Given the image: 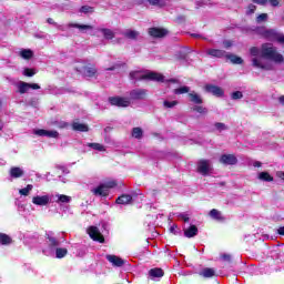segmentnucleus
<instances>
[{
    "label": "nucleus",
    "instance_id": "nucleus-19",
    "mask_svg": "<svg viewBox=\"0 0 284 284\" xmlns=\"http://www.w3.org/2000/svg\"><path fill=\"white\" fill-rule=\"evenodd\" d=\"M83 75L84 77H89L90 79H92V77H97V65L94 64H89L83 67Z\"/></svg>",
    "mask_w": 284,
    "mask_h": 284
},
{
    "label": "nucleus",
    "instance_id": "nucleus-61",
    "mask_svg": "<svg viewBox=\"0 0 284 284\" xmlns=\"http://www.w3.org/2000/svg\"><path fill=\"white\" fill-rule=\"evenodd\" d=\"M224 48H232V43L230 41L224 42Z\"/></svg>",
    "mask_w": 284,
    "mask_h": 284
},
{
    "label": "nucleus",
    "instance_id": "nucleus-44",
    "mask_svg": "<svg viewBox=\"0 0 284 284\" xmlns=\"http://www.w3.org/2000/svg\"><path fill=\"white\" fill-rule=\"evenodd\" d=\"M34 74H37V71L34 69L26 68L23 70V75L24 77H34Z\"/></svg>",
    "mask_w": 284,
    "mask_h": 284
},
{
    "label": "nucleus",
    "instance_id": "nucleus-32",
    "mask_svg": "<svg viewBox=\"0 0 284 284\" xmlns=\"http://www.w3.org/2000/svg\"><path fill=\"white\" fill-rule=\"evenodd\" d=\"M139 31H134V30H128L124 33L125 39H131L132 41H136V39H139Z\"/></svg>",
    "mask_w": 284,
    "mask_h": 284
},
{
    "label": "nucleus",
    "instance_id": "nucleus-38",
    "mask_svg": "<svg viewBox=\"0 0 284 284\" xmlns=\"http://www.w3.org/2000/svg\"><path fill=\"white\" fill-rule=\"evenodd\" d=\"M32 184H28L24 189L19 191V194H21V196H28L30 192H32Z\"/></svg>",
    "mask_w": 284,
    "mask_h": 284
},
{
    "label": "nucleus",
    "instance_id": "nucleus-60",
    "mask_svg": "<svg viewBox=\"0 0 284 284\" xmlns=\"http://www.w3.org/2000/svg\"><path fill=\"white\" fill-rule=\"evenodd\" d=\"M47 23H49L50 26H54L57 22H54V19L48 18Z\"/></svg>",
    "mask_w": 284,
    "mask_h": 284
},
{
    "label": "nucleus",
    "instance_id": "nucleus-26",
    "mask_svg": "<svg viewBox=\"0 0 284 284\" xmlns=\"http://www.w3.org/2000/svg\"><path fill=\"white\" fill-rule=\"evenodd\" d=\"M215 275H216V272L214 271V268H210V267H205L201 272V276H203L204 278H212Z\"/></svg>",
    "mask_w": 284,
    "mask_h": 284
},
{
    "label": "nucleus",
    "instance_id": "nucleus-8",
    "mask_svg": "<svg viewBox=\"0 0 284 284\" xmlns=\"http://www.w3.org/2000/svg\"><path fill=\"white\" fill-rule=\"evenodd\" d=\"M205 92H209L210 94H213V97H224L225 95V91H223V89L219 85H214V84H206L204 87Z\"/></svg>",
    "mask_w": 284,
    "mask_h": 284
},
{
    "label": "nucleus",
    "instance_id": "nucleus-47",
    "mask_svg": "<svg viewBox=\"0 0 284 284\" xmlns=\"http://www.w3.org/2000/svg\"><path fill=\"white\" fill-rule=\"evenodd\" d=\"M33 134H36L37 136H47L48 130H45V129H38V130L33 131Z\"/></svg>",
    "mask_w": 284,
    "mask_h": 284
},
{
    "label": "nucleus",
    "instance_id": "nucleus-9",
    "mask_svg": "<svg viewBox=\"0 0 284 284\" xmlns=\"http://www.w3.org/2000/svg\"><path fill=\"white\" fill-rule=\"evenodd\" d=\"M220 163L223 165H236V163H239V159L234 154H222Z\"/></svg>",
    "mask_w": 284,
    "mask_h": 284
},
{
    "label": "nucleus",
    "instance_id": "nucleus-50",
    "mask_svg": "<svg viewBox=\"0 0 284 284\" xmlns=\"http://www.w3.org/2000/svg\"><path fill=\"white\" fill-rule=\"evenodd\" d=\"M118 183L116 181H109L104 184V186L106 187V190H110L112 187H116Z\"/></svg>",
    "mask_w": 284,
    "mask_h": 284
},
{
    "label": "nucleus",
    "instance_id": "nucleus-55",
    "mask_svg": "<svg viewBox=\"0 0 284 284\" xmlns=\"http://www.w3.org/2000/svg\"><path fill=\"white\" fill-rule=\"evenodd\" d=\"M180 219H182V221H184V223H190V216H187L185 214H180Z\"/></svg>",
    "mask_w": 284,
    "mask_h": 284
},
{
    "label": "nucleus",
    "instance_id": "nucleus-36",
    "mask_svg": "<svg viewBox=\"0 0 284 284\" xmlns=\"http://www.w3.org/2000/svg\"><path fill=\"white\" fill-rule=\"evenodd\" d=\"M191 110L193 112H197V114H207L209 112L207 108L203 105H194L193 108H191Z\"/></svg>",
    "mask_w": 284,
    "mask_h": 284
},
{
    "label": "nucleus",
    "instance_id": "nucleus-48",
    "mask_svg": "<svg viewBox=\"0 0 284 284\" xmlns=\"http://www.w3.org/2000/svg\"><path fill=\"white\" fill-rule=\"evenodd\" d=\"M70 201H71L70 196L63 195V194L59 195V202L60 203H70Z\"/></svg>",
    "mask_w": 284,
    "mask_h": 284
},
{
    "label": "nucleus",
    "instance_id": "nucleus-1",
    "mask_svg": "<svg viewBox=\"0 0 284 284\" xmlns=\"http://www.w3.org/2000/svg\"><path fill=\"white\" fill-rule=\"evenodd\" d=\"M251 57H254L252 59V65L253 68H257L260 70H274V67L272 64H263L261 60L257 58L258 54H261L262 59H267L268 61H273L274 63H284V57L283 54L278 53L276 50V47L272 43H263L261 45V49L257 47H252L250 49Z\"/></svg>",
    "mask_w": 284,
    "mask_h": 284
},
{
    "label": "nucleus",
    "instance_id": "nucleus-15",
    "mask_svg": "<svg viewBox=\"0 0 284 284\" xmlns=\"http://www.w3.org/2000/svg\"><path fill=\"white\" fill-rule=\"evenodd\" d=\"M209 216L213 219V221H219L220 223H223V221H225V216H223V213L216 209H212L209 212Z\"/></svg>",
    "mask_w": 284,
    "mask_h": 284
},
{
    "label": "nucleus",
    "instance_id": "nucleus-46",
    "mask_svg": "<svg viewBox=\"0 0 284 284\" xmlns=\"http://www.w3.org/2000/svg\"><path fill=\"white\" fill-rule=\"evenodd\" d=\"M215 129L219 131V132H223L224 130H227V125H225V123L223 122H216L214 124Z\"/></svg>",
    "mask_w": 284,
    "mask_h": 284
},
{
    "label": "nucleus",
    "instance_id": "nucleus-23",
    "mask_svg": "<svg viewBox=\"0 0 284 284\" xmlns=\"http://www.w3.org/2000/svg\"><path fill=\"white\" fill-rule=\"evenodd\" d=\"M11 179H21L24 172L19 166H12L9 171Z\"/></svg>",
    "mask_w": 284,
    "mask_h": 284
},
{
    "label": "nucleus",
    "instance_id": "nucleus-29",
    "mask_svg": "<svg viewBox=\"0 0 284 284\" xmlns=\"http://www.w3.org/2000/svg\"><path fill=\"white\" fill-rule=\"evenodd\" d=\"M257 179H260V181H265L266 183H272V181H274V176H272L270 172H261Z\"/></svg>",
    "mask_w": 284,
    "mask_h": 284
},
{
    "label": "nucleus",
    "instance_id": "nucleus-62",
    "mask_svg": "<svg viewBox=\"0 0 284 284\" xmlns=\"http://www.w3.org/2000/svg\"><path fill=\"white\" fill-rule=\"evenodd\" d=\"M151 194H152L153 196H156V194H159V190L153 189V190L151 191Z\"/></svg>",
    "mask_w": 284,
    "mask_h": 284
},
{
    "label": "nucleus",
    "instance_id": "nucleus-40",
    "mask_svg": "<svg viewBox=\"0 0 284 284\" xmlns=\"http://www.w3.org/2000/svg\"><path fill=\"white\" fill-rule=\"evenodd\" d=\"M268 16L267 13H261L256 17L255 21L256 23H265V21H267Z\"/></svg>",
    "mask_w": 284,
    "mask_h": 284
},
{
    "label": "nucleus",
    "instance_id": "nucleus-28",
    "mask_svg": "<svg viewBox=\"0 0 284 284\" xmlns=\"http://www.w3.org/2000/svg\"><path fill=\"white\" fill-rule=\"evenodd\" d=\"M226 59L231 60V63L234 65H242L243 63V58L234 54H226Z\"/></svg>",
    "mask_w": 284,
    "mask_h": 284
},
{
    "label": "nucleus",
    "instance_id": "nucleus-52",
    "mask_svg": "<svg viewBox=\"0 0 284 284\" xmlns=\"http://www.w3.org/2000/svg\"><path fill=\"white\" fill-rule=\"evenodd\" d=\"M272 8H278L281 6V0H267Z\"/></svg>",
    "mask_w": 284,
    "mask_h": 284
},
{
    "label": "nucleus",
    "instance_id": "nucleus-14",
    "mask_svg": "<svg viewBox=\"0 0 284 284\" xmlns=\"http://www.w3.org/2000/svg\"><path fill=\"white\" fill-rule=\"evenodd\" d=\"M206 54H209V57H214L215 59H223V57L227 59V52L221 49H209Z\"/></svg>",
    "mask_w": 284,
    "mask_h": 284
},
{
    "label": "nucleus",
    "instance_id": "nucleus-54",
    "mask_svg": "<svg viewBox=\"0 0 284 284\" xmlns=\"http://www.w3.org/2000/svg\"><path fill=\"white\" fill-rule=\"evenodd\" d=\"M58 128L60 130H65V128H70V124L68 122H60Z\"/></svg>",
    "mask_w": 284,
    "mask_h": 284
},
{
    "label": "nucleus",
    "instance_id": "nucleus-17",
    "mask_svg": "<svg viewBox=\"0 0 284 284\" xmlns=\"http://www.w3.org/2000/svg\"><path fill=\"white\" fill-rule=\"evenodd\" d=\"M132 201H133L132 195L122 194L115 200V203L118 205H130V203H132Z\"/></svg>",
    "mask_w": 284,
    "mask_h": 284
},
{
    "label": "nucleus",
    "instance_id": "nucleus-33",
    "mask_svg": "<svg viewBox=\"0 0 284 284\" xmlns=\"http://www.w3.org/2000/svg\"><path fill=\"white\" fill-rule=\"evenodd\" d=\"M68 256V248L58 247L55 248V257L65 258Z\"/></svg>",
    "mask_w": 284,
    "mask_h": 284
},
{
    "label": "nucleus",
    "instance_id": "nucleus-16",
    "mask_svg": "<svg viewBox=\"0 0 284 284\" xmlns=\"http://www.w3.org/2000/svg\"><path fill=\"white\" fill-rule=\"evenodd\" d=\"M148 1L150 6H154L155 8H165V0H136L138 6H143V2Z\"/></svg>",
    "mask_w": 284,
    "mask_h": 284
},
{
    "label": "nucleus",
    "instance_id": "nucleus-64",
    "mask_svg": "<svg viewBox=\"0 0 284 284\" xmlns=\"http://www.w3.org/2000/svg\"><path fill=\"white\" fill-rule=\"evenodd\" d=\"M278 101H280L281 105H284V95L280 97Z\"/></svg>",
    "mask_w": 284,
    "mask_h": 284
},
{
    "label": "nucleus",
    "instance_id": "nucleus-41",
    "mask_svg": "<svg viewBox=\"0 0 284 284\" xmlns=\"http://www.w3.org/2000/svg\"><path fill=\"white\" fill-rule=\"evenodd\" d=\"M163 105H164V108H166V109H172V108H174L175 105H179V101H176V100H174V101H168V100H165V101L163 102Z\"/></svg>",
    "mask_w": 284,
    "mask_h": 284
},
{
    "label": "nucleus",
    "instance_id": "nucleus-18",
    "mask_svg": "<svg viewBox=\"0 0 284 284\" xmlns=\"http://www.w3.org/2000/svg\"><path fill=\"white\" fill-rule=\"evenodd\" d=\"M149 276L151 278H163V276H165V272L161 267H154L149 271Z\"/></svg>",
    "mask_w": 284,
    "mask_h": 284
},
{
    "label": "nucleus",
    "instance_id": "nucleus-42",
    "mask_svg": "<svg viewBox=\"0 0 284 284\" xmlns=\"http://www.w3.org/2000/svg\"><path fill=\"white\" fill-rule=\"evenodd\" d=\"M89 148H92L93 150H98V152H103L105 148L100 143H90Z\"/></svg>",
    "mask_w": 284,
    "mask_h": 284
},
{
    "label": "nucleus",
    "instance_id": "nucleus-22",
    "mask_svg": "<svg viewBox=\"0 0 284 284\" xmlns=\"http://www.w3.org/2000/svg\"><path fill=\"white\" fill-rule=\"evenodd\" d=\"M199 234V227L196 225H191L189 229L184 230V236L186 239H194Z\"/></svg>",
    "mask_w": 284,
    "mask_h": 284
},
{
    "label": "nucleus",
    "instance_id": "nucleus-63",
    "mask_svg": "<svg viewBox=\"0 0 284 284\" xmlns=\"http://www.w3.org/2000/svg\"><path fill=\"white\" fill-rule=\"evenodd\" d=\"M168 82L169 83H179V80H176V79H169Z\"/></svg>",
    "mask_w": 284,
    "mask_h": 284
},
{
    "label": "nucleus",
    "instance_id": "nucleus-25",
    "mask_svg": "<svg viewBox=\"0 0 284 284\" xmlns=\"http://www.w3.org/2000/svg\"><path fill=\"white\" fill-rule=\"evenodd\" d=\"M68 28H77L78 30H94L93 26L90 24H79V23H69Z\"/></svg>",
    "mask_w": 284,
    "mask_h": 284
},
{
    "label": "nucleus",
    "instance_id": "nucleus-7",
    "mask_svg": "<svg viewBox=\"0 0 284 284\" xmlns=\"http://www.w3.org/2000/svg\"><path fill=\"white\" fill-rule=\"evenodd\" d=\"M149 34L153 39H163V37H168L169 31L165 28L152 27L149 28Z\"/></svg>",
    "mask_w": 284,
    "mask_h": 284
},
{
    "label": "nucleus",
    "instance_id": "nucleus-58",
    "mask_svg": "<svg viewBox=\"0 0 284 284\" xmlns=\"http://www.w3.org/2000/svg\"><path fill=\"white\" fill-rule=\"evenodd\" d=\"M276 176H277L278 179H281L282 181H284V171H278V172L276 173Z\"/></svg>",
    "mask_w": 284,
    "mask_h": 284
},
{
    "label": "nucleus",
    "instance_id": "nucleus-2",
    "mask_svg": "<svg viewBox=\"0 0 284 284\" xmlns=\"http://www.w3.org/2000/svg\"><path fill=\"white\" fill-rule=\"evenodd\" d=\"M129 77L131 81H156L158 83L165 81V75L156 72L142 74L141 71H131Z\"/></svg>",
    "mask_w": 284,
    "mask_h": 284
},
{
    "label": "nucleus",
    "instance_id": "nucleus-24",
    "mask_svg": "<svg viewBox=\"0 0 284 284\" xmlns=\"http://www.w3.org/2000/svg\"><path fill=\"white\" fill-rule=\"evenodd\" d=\"M189 99L191 103H194L195 105H201L203 104V98L199 95L196 92H191L189 93Z\"/></svg>",
    "mask_w": 284,
    "mask_h": 284
},
{
    "label": "nucleus",
    "instance_id": "nucleus-43",
    "mask_svg": "<svg viewBox=\"0 0 284 284\" xmlns=\"http://www.w3.org/2000/svg\"><path fill=\"white\" fill-rule=\"evenodd\" d=\"M221 261L224 263H232V255L227 253H223L220 255Z\"/></svg>",
    "mask_w": 284,
    "mask_h": 284
},
{
    "label": "nucleus",
    "instance_id": "nucleus-27",
    "mask_svg": "<svg viewBox=\"0 0 284 284\" xmlns=\"http://www.w3.org/2000/svg\"><path fill=\"white\" fill-rule=\"evenodd\" d=\"M0 245H12V237L6 233H0Z\"/></svg>",
    "mask_w": 284,
    "mask_h": 284
},
{
    "label": "nucleus",
    "instance_id": "nucleus-34",
    "mask_svg": "<svg viewBox=\"0 0 284 284\" xmlns=\"http://www.w3.org/2000/svg\"><path fill=\"white\" fill-rule=\"evenodd\" d=\"M132 136L133 139H143V129L136 126L132 129Z\"/></svg>",
    "mask_w": 284,
    "mask_h": 284
},
{
    "label": "nucleus",
    "instance_id": "nucleus-57",
    "mask_svg": "<svg viewBox=\"0 0 284 284\" xmlns=\"http://www.w3.org/2000/svg\"><path fill=\"white\" fill-rule=\"evenodd\" d=\"M178 227H179V226H178L176 224H173V225L170 227L171 234L176 235V229H178Z\"/></svg>",
    "mask_w": 284,
    "mask_h": 284
},
{
    "label": "nucleus",
    "instance_id": "nucleus-56",
    "mask_svg": "<svg viewBox=\"0 0 284 284\" xmlns=\"http://www.w3.org/2000/svg\"><path fill=\"white\" fill-rule=\"evenodd\" d=\"M253 3H257V6H265L267 3V0H252Z\"/></svg>",
    "mask_w": 284,
    "mask_h": 284
},
{
    "label": "nucleus",
    "instance_id": "nucleus-13",
    "mask_svg": "<svg viewBox=\"0 0 284 284\" xmlns=\"http://www.w3.org/2000/svg\"><path fill=\"white\" fill-rule=\"evenodd\" d=\"M32 203H33V205L45 206V205H48V203H50V196L49 195L33 196Z\"/></svg>",
    "mask_w": 284,
    "mask_h": 284
},
{
    "label": "nucleus",
    "instance_id": "nucleus-49",
    "mask_svg": "<svg viewBox=\"0 0 284 284\" xmlns=\"http://www.w3.org/2000/svg\"><path fill=\"white\" fill-rule=\"evenodd\" d=\"M45 136H48L49 139H57V138H59V132L47 130V135Z\"/></svg>",
    "mask_w": 284,
    "mask_h": 284
},
{
    "label": "nucleus",
    "instance_id": "nucleus-5",
    "mask_svg": "<svg viewBox=\"0 0 284 284\" xmlns=\"http://www.w3.org/2000/svg\"><path fill=\"white\" fill-rule=\"evenodd\" d=\"M109 103L115 105L116 108H130V100L122 97H110Z\"/></svg>",
    "mask_w": 284,
    "mask_h": 284
},
{
    "label": "nucleus",
    "instance_id": "nucleus-51",
    "mask_svg": "<svg viewBox=\"0 0 284 284\" xmlns=\"http://www.w3.org/2000/svg\"><path fill=\"white\" fill-rule=\"evenodd\" d=\"M185 59H187V53L179 52L176 54V60L178 61H185Z\"/></svg>",
    "mask_w": 284,
    "mask_h": 284
},
{
    "label": "nucleus",
    "instance_id": "nucleus-6",
    "mask_svg": "<svg viewBox=\"0 0 284 284\" xmlns=\"http://www.w3.org/2000/svg\"><path fill=\"white\" fill-rule=\"evenodd\" d=\"M29 90H41V85H39L37 83H28V82H23V81H21L18 84L19 94H26V92H29Z\"/></svg>",
    "mask_w": 284,
    "mask_h": 284
},
{
    "label": "nucleus",
    "instance_id": "nucleus-11",
    "mask_svg": "<svg viewBox=\"0 0 284 284\" xmlns=\"http://www.w3.org/2000/svg\"><path fill=\"white\" fill-rule=\"evenodd\" d=\"M130 97L134 101H141L148 97V91L145 89H134L130 92Z\"/></svg>",
    "mask_w": 284,
    "mask_h": 284
},
{
    "label": "nucleus",
    "instance_id": "nucleus-10",
    "mask_svg": "<svg viewBox=\"0 0 284 284\" xmlns=\"http://www.w3.org/2000/svg\"><path fill=\"white\" fill-rule=\"evenodd\" d=\"M197 172L203 174V176H207V174H210V161L200 160L197 163Z\"/></svg>",
    "mask_w": 284,
    "mask_h": 284
},
{
    "label": "nucleus",
    "instance_id": "nucleus-45",
    "mask_svg": "<svg viewBox=\"0 0 284 284\" xmlns=\"http://www.w3.org/2000/svg\"><path fill=\"white\" fill-rule=\"evenodd\" d=\"M231 99H233V101H239V99H243V92L241 91H234L231 94Z\"/></svg>",
    "mask_w": 284,
    "mask_h": 284
},
{
    "label": "nucleus",
    "instance_id": "nucleus-37",
    "mask_svg": "<svg viewBox=\"0 0 284 284\" xmlns=\"http://www.w3.org/2000/svg\"><path fill=\"white\" fill-rule=\"evenodd\" d=\"M80 12H82L83 14H92L94 13V7L91 6H82L80 8Z\"/></svg>",
    "mask_w": 284,
    "mask_h": 284
},
{
    "label": "nucleus",
    "instance_id": "nucleus-53",
    "mask_svg": "<svg viewBox=\"0 0 284 284\" xmlns=\"http://www.w3.org/2000/svg\"><path fill=\"white\" fill-rule=\"evenodd\" d=\"M254 12H256V6H254V4H248L247 14H254Z\"/></svg>",
    "mask_w": 284,
    "mask_h": 284
},
{
    "label": "nucleus",
    "instance_id": "nucleus-59",
    "mask_svg": "<svg viewBox=\"0 0 284 284\" xmlns=\"http://www.w3.org/2000/svg\"><path fill=\"white\" fill-rule=\"evenodd\" d=\"M277 234H280V236H284V226L277 229Z\"/></svg>",
    "mask_w": 284,
    "mask_h": 284
},
{
    "label": "nucleus",
    "instance_id": "nucleus-3",
    "mask_svg": "<svg viewBox=\"0 0 284 284\" xmlns=\"http://www.w3.org/2000/svg\"><path fill=\"white\" fill-rule=\"evenodd\" d=\"M256 34L266 39V41H276L277 43L284 44V36H278L274 29H265V27H257L255 30Z\"/></svg>",
    "mask_w": 284,
    "mask_h": 284
},
{
    "label": "nucleus",
    "instance_id": "nucleus-30",
    "mask_svg": "<svg viewBox=\"0 0 284 284\" xmlns=\"http://www.w3.org/2000/svg\"><path fill=\"white\" fill-rule=\"evenodd\" d=\"M20 57L22 59H26L27 61H30V59L34 57V52L30 49H23L22 51H20Z\"/></svg>",
    "mask_w": 284,
    "mask_h": 284
},
{
    "label": "nucleus",
    "instance_id": "nucleus-21",
    "mask_svg": "<svg viewBox=\"0 0 284 284\" xmlns=\"http://www.w3.org/2000/svg\"><path fill=\"white\" fill-rule=\"evenodd\" d=\"M72 130L74 132H90V126H88V124L84 123L73 122Z\"/></svg>",
    "mask_w": 284,
    "mask_h": 284
},
{
    "label": "nucleus",
    "instance_id": "nucleus-4",
    "mask_svg": "<svg viewBox=\"0 0 284 284\" xmlns=\"http://www.w3.org/2000/svg\"><path fill=\"white\" fill-rule=\"evenodd\" d=\"M88 234L92 241H95L97 243H105V237L103 234H101V231H99V227L97 226H90L88 229Z\"/></svg>",
    "mask_w": 284,
    "mask_h": 284
},
{
    "label": "nucleus",
    "instance_id": "nucleus-39",
    "mask_svg": "<svg viewBox=\"0 0 284 284\" xmlns=\"http://www.w3.org/2000/svg\"><path fill=\"white\" fill-rule=\"evenodd\" d=\"M187 92H190V87L174 89V94H187Z\"/></svg>",
    "mask_w": 284,
    "mask_h": 284
},
{
    "label": "nucleus",
    "instance_id": "nucleus-12",
    "mask_svg": "<svg viewBox=\"0 0 284 284\" xmlns=\"http://www.w3.org/2000/svg\"><path fill=\"white\" fill-rule=\"evenodd\" d=\"M106 261L113 265V267H123L125 261L116 255H106Z\"/></svg>",
    "mask_w": 284,
    "mask_h": 284
},
{
    "label": "nucleus",
    "instance_id": "nucleus-20",
    "mask_svg": "<svg viewBox=\"0 0 284 284\" xmlns=\"http://www.w3.org/2000/svg\"><path fill=\"white\" fill-rule=\"evenodd\" d=\"M95 196H108L109 191L105 184H100L98 187L92 190Z\"/></svg>",
    "mask_w": 284,
    "mask_h": 284
},
{
    "label": "nucleus",
    "instance_id": "nucleus-31",
    "mask_svg": "<svg viewBox=\"0 0 284 284\" xmlns=\"http://www.w3.org/2000/svg\"><path fill=\"white\" fill-rule=\"evenodd\" d=\"M100 32H102L104 39H106L109 41L114 38V31L111 29L102 28V29H100Z\"/></svg>",
    "mask_w": 284,
    "mask_h": 284
},
{
    "label": "nucleus",
    "instance_id": "nucleus-35",
    "mask_svg": "<svg viewBox=\"0 0 284 284\" xmlns=\"http://www.w3.org/2000/svg\"><path fill=\"white\" fill-rule=\"evenodd\" d=\"M47 239L49 241V247L51 250L54 248V247H59V245H61L59 240H57L55 237H52V236L48 235Z\"/></svg>",
    "mask_w": 284,
    "mask_h": 284
}]
</instances>
